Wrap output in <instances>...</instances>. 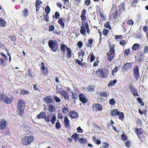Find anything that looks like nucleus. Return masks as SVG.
Instances as JSON below:
<instances>
[{"label":"nucleus","mask_w":148,"mask_h":148,"mask_svg":"<svg viewBox=\"0 0 148 148\" xmlns=\"http://www.w3.org/2000/svg\"><path fill=\"white\" fill-rule=\"evenodd\" d=\"M8 38L14 42H15L16 40V37L14 35L9 36H8Z\"/></svg>","instance_id":"a19ab883"},{"label":"nucleus","mask_w":148,"mask_h":148,"mask_svg":"<svg viewBox=\"0 0 148 148\" xmlns=\"http://www.w3.org/2000/svg\"><path fill=\"white\" fill-rule=\"evenodd\" d=\"M56 119V117L55 115H53L52 114H49L47 116L45 115L44 120L47 123L51 122L52 124H54L55 122Z\"/></svg>","instance_id":"20e7f679"},{"label":"nucleus","mask_w":148,"mask_h":148,"mask_svg":"<svg viewBox=\"0 0 148 148\" xmlns=\"http://www.w3.org/2000/svg\"><path fill=\"white\" fill-rule=\"evenodd\" d=\"M130 53V51L129 49H125L124 52V54L125 55L128 56Z\"/></svg>","instance_id":"8fccbe9b"},{"label":"nucleus","mask_w":148,"mask_h":148,"mask_svg":"<svg viewBox=\"0 0 148 148\" xmlns=\"http://www.w3.org/2000/svg\"><path fill=\"white\" fill-rule=\"evenodd\" d=\"M62 111L63 113L66 114L69 112V109L67 107L64 106L63 107Z\"/></svg>","instance_id":"72a5a7b5"},{"label":"nucleus","mask_w":148,"mask_h":148,"mask_svg":"<svg viewBox=\"0 0 148 148\" xmlns=\"http://www.w3.org/2000/svg\"><path fill=\"white\" fill-rule=\"evenodd\" d=\"M57 117L58 119H62L63 117L62 114L60 112L58 113Z\"/></svg>","instance_id":"338daca9"},{"label":"nucleus","mask_w":148,"mask_h":148,"mask_svg":"<svg viewBox=\"0 0 148 148\" xmlns=\"http://www.w3.org/2000/svg\"><path fill=\"white\" fill-rule=\"evenodd\" d=\"M29 93V92L27 90H25L24 89L21 90L20 92V94L22 95H25L28 94Z\"/></svg>","instance_id":"79ce46f5"},{"label":"nucleus","mask_w":148,"mask_h":148,"mask_svg":"<svg viewBox=\"0 0 148 148\" xmlns=\"http://www.w3.org/2000/svg\"><path fill=\"white\" fill-rule=\"evenodd\" d=\"M86 10L83 9L81 12L80 17L82 21H86Z\"/></svg>","instance_id":"aec40b11"},{"label":"nucleus","mask_w":148,"mask_h":148,"mask_svg":"<svg viewBox=\"0 0 148 148\" xmlns=\"http://www.w3.org/2000/svg\"><path fill=\"white\" fill-rule=\"evenodd\" d=\"M49 110L50 113H51L54 112L55 111L56 109L55 108L54 106L52 105H49L48 106Z\"/></svg>","instance_id":"c85d7f7f"},{"label":"nucleus","mask_w":148,"mask_h":148,"mask_svg":"<svg viewBox=\"0 0 148 148\" xmlns=\"http://www.w3.org/2000/svg\"><path fill=\"white\" fill-rule=\"evenodd\" d=\"M42 3V2L39 0H36L35 2L36 7V11L37 12L39 10V9L40 7V4Z\"/></svg>","instance_id":"6ab92c4d"},{"label":"nucleus","mask_w":148,"mask_h":148,"mask_svg":"<svg viewBox=\"0 0 148 148\" xmlns=\"http://www.w3.org/2000/svg\"><path fill=\"white\" fill-rule=\"evenodd\" d=\"M99 94L101 95V96L105 97H106L107 96V93L104 92H101L99 93Z\"/></svg>","instance_id":"052dcab7"},{"label":"nucleus","mask_w":148,"mask_h":148,"mask_svg":"<svg viewBox=\"0 0 148 148\" xmlns=\"http://www.w3.org/2000/svg\"><path fill=\"white\" fill-rule=\"evenodd\" d=\"M117 115L119 116V118L120 120H122L124 118V114L123 112L119 111Z\"/></svg>","instance_id":"58836bf2"},{"label":"nucleus","mask_w":148,"mask_h":148,"mask_svg":"<svg viewBox=\"0 0 148 148\" xmlns=\"http://www.w3.org/2000/svg\"><path fill=\"white\" fill-rule=\"evenodd\" d=\"M111 12H112V16L113 18L115 20L117 18L118 14L117 10L116 9L115 11L112 10H111Z\"/></svg>","instance_id":"4be33fe9"},{"label":"nucleus","mask_w":148,"mask_h":148,"mask_svg":"<svg viewBox=\"0 0 148 148\" xmlns=\"http://www.w3.org/2000/svg\"><path fill=\"white\" fill-rule=\"evenodd\" d=\"M25 101L23 99L18 101L16 108L17 112L20 116H23L25 113Z\"/></svg>","instance_id":"f257e3e1"},{"label":"nucleus","mask_w":148,"mask_h":148,"mask_svg":"<svg viewBox=\"0 0 148 148\" xmlns=\"http://www.w3.org/2000/svg\"><path fill=\"white\" fill-rule=\"evenodd\" d=\"M53 98L56 102L59 103L61 101V99L56 96H54Z\"/></svg>","instance_id":"4d7b16f0"},{"label":"nucleus","mask_w":148,"mask_h":148,"mask_svg":"<svg viewBox=\"0 0 148 148\" xmlns=\"http://www.w3.org/2000/svg\"><path fill=\"white\" fill-rule=\"evenodd\" d=\"M86 27L85 26V25H83V26H81L80 30L81 33L82 35H85L86 34Z\"/></svg>","instance_id":"a878e982"},{"label":"nucleus","mask_w":148,"mask_h":148,"mask_svg":"<svg viewBox=\"0 0 148 148\" xmlns=\"http://www.w3.org/2000/svg\"><path fill=\"white\" fill-rule=\"evenodd\" d=\"M59 93L62 95L63 96L66 100H69V94L65 90H61Z\"/></svg>","instance_id":"9d476101"},{"label":"nucleus","mask_w":148,"mask_h":148,"mask_svg":"<svg viewBox=\"0 0 148 148\" xmlns=\"http://www.w3.org/2000/svg\"><path fill=\"white\" fill-rule=\"evenodd\" d=\"M45 101L47 102V103H50L52 102L53 101L51 97L49 96H46L45 98Z\"/></svg>","instance_id":"cd10ccee"},{"label":"nucleus","mask_w":148,"mask_h":148,"mask_svg":"<svg viewBox=\"0 0 148 148\" xmlns=\"http://www.w3.org/2000/svg\"><path fill=\"white\" fill-rule=\"evenodd\" d=\"M45 115L46 114L43 111H42L37 115L36 118L37 119H40L42 118L44 119Z\"/></svg>","instance_id":"393cba45"},{"label":"nucleus","mask_w":148,"mask_h":148,"mask_svg":"<svg viewBox=\"0 0 148 148\" xmlns=\"http://www.w3.org/2000/svg\"><path fill=\"white\" fill-rule=\"evenodd\" d=\"M118 66H116L114 68L112 71V74L113 76H114V73H116L118 71Z\"/></svg>","instance_id":"3c124183"},{"label":"nucleus","mask_w":148,"mask_h":148,"mask_svg":"<svg viewBox=\"0 0 148 148\" xmlns=\"http://www.w3.org/2000/svg\"><path fill=\"white\" fill-rule=\"evenodd\" d=\"M108 53H115V49L114 46H111L110 47V51Z\"/></svg>","instance_id":"6e6d98bb"},{"label":"nucleus","mask_w":148,"mask_h":148,"mask_svg":"<svg viewBox=\"0 0 148 148\" xmlns=\"http://www.w3.org/2000/svg\"><path fill=\"white\" fill-rule=\"evenodd\" d=\"M85 52L83 49H82L80 50V51L78 53V55L79 58H80L81 57L83 58L84 56Z\"/></svg>","instance_id":"7c9ffc66"},{"label":"nucleus","mask_w":148,"mask_h":148,"mask_svg":"<svg viewBox=\"0 0 148 148\" xmlns=\"http://www.w3.org/2000/svg\"><path fill=\"white\" fill-rule=\"evenodd\" d=\"M125 4L124 3H122L119 5V7L120 8L119 9V11L121 13V12L125 11Z\"/></svg>","instance_id":"b1692460"},{"label":"nucleus","mask_w":148,"mask_h":148,"mask_svg":"<svg viewBox=\"0 0 148 148\" xmlns=\"http://www.w3.org/2000/svg\"><path fill=\"white\" fill-rule=\"evenodd\" d=\"M66 20L69 21V18H66V19H65L61 17L58 19V23L60 25L62 28H64L65 24L64 23Z\"/></svg>","instance_id":"1a4fd4ad"},{"label":"nucleus","mask_w":148,"mask_h":148,"mask_svg":"<svg viewBox=\"0 0 148 148\" xmlns=\"http://www.w3.org/2000/svg\"><path fill=\"white\" fill-rule=\"evenodd\" d=\"M78 135L77 133H75L71 136V137L72 138L74 139L75 142H77L79 138Z\"/></svg>","instance_id":"e433bc0d"},{"label":"nucleus","mask_w":148,"mask_h":148,"mask_svg":"<svg viewBox=\"0 0 148 148\" xmlns=\"http://www.w3.org/2000/svg\"><path fill=\"white\" fill-rule=\"evenodd\" d=\"M61 127V124L59 122V121L58 120L56 124V128L57 129H58Z\"/></svg>","instance_id":"49530a36"},{"label":"nucleus","mask_w":148,"mask_h":148,"mask_svg":"<svg viewBox=\"0 0 148 148\" xmlns=\"http://www.w3.org/2000/svg\"><path fill=\"white\" fill-rule=\"evenodd\" d=\"M34 140V137L32 136H24L21 140L22 144L25 145H27L32 143Z\"/></svg>","instance_id":"7ed1b4c3"},{"label":"nucleus","mask_w":148,"mask_h":148,"mask_svg":"<svg viewBox=\"0 0 148 148\" xmlns=\"http://www.w3.org/2000/svg\"><path fill=\"white\" fill-rule=\"evenodd\" d=\"M79 142H81L82 143L86 144L87 142V140L86 138H81L79 139Z\"/></svg>","instance_id":"37998d69"},{"label":"nucleus","mask_w":148,"mask_h":148,"mask_svg":"<svg viewBox=\"0 0 148 148\" xmlns=\"http://www.w3.org/2000/svg\"><path fill=\"white\" fill-rule=\"evenodd\" d=\"M82 25H85V26L86 27V29L87 30V33L88 34H89L90 33V30L89 28V26L88 23L84 22L82 23Z\"/></svg>","instance_id":"473e14b6"},{"label":"nucleus","mask_w":148,"mask_h":148,"mask_svg":"<svg viewBox=\"0 0 148 148\" xmlns=\"http://www.w3.org/2000/svg\"><path fill=\"white\" fill-rule=\"evenodd\" d=\"M135 58L136 59V60L138 62H141L143 60V56L142 55L141 53H139L135 56Z\"/></svg>","instance_id":"4468645a"},{"label":"nucleus","mask_w":148,"mask_h":148,"mask_svg":"<svg viewBox=\"0 0 148 148\" xmlns=\"http://www.w3.org/2000/svg\"><path fill=\"white\" fill-rule=\"evenodd\" d=\"M0 100L2 101L6 104H11L12 101L11 99L3 95H1Z\"/></svg>","instance_id":"0eeeda50"},{"label":"nucleus","mask_w":148,"mask_h":148,"mask_svg":"<svg viewBox=\"0 0 148 148\" xmlns=\"http://www.w3.org/2000/svg\"><path fill=\"white\" fill-rule=\"evenodd\" d=\"M134 75L135 79L138 80L140 77V75L139 73V68L138 66H135L133 69Z\"/></svg>","instance_id":"423d86ee"},{"label":"nucleus","mask_w":148,"mask_h":148,"mask_svg":"<svg viewBox=\"0 0 148 148\" xmlns=\"http://www.w3.org/2000/svg\"><path fill=\"white\" fill-rule=\"evenodd\" d=\"M144 132V130L143 129L140 127L139 128H136L135 130V132L139 138V135L142 134Z\"/></svg>","instance_id":"2eb2a0df"},{"label":"nucleus","mask_w":148,"mask_h":148,"mask_svg":"<svg viewBox=\"0 0 148 148\" xmlns=\"http://www.w3.org/2000/svg\"><path fill=\"white\" fill-rule=\"evenodd\" d=\"M126 43L127 42L124 40H122L119 42L120 44L122 46L126 44Z\"/></svg>","instance_id":"680f3d73"},{"label":"nucleus","mask_w":148,"mask_h":148,"mask_svg":"<svg viewBox=\"0 0 148 148\" xmlns=\"http://www.w3.org/2000/svg\"><path fill=\"white\" fill-rule=\"evenodd\" d=\"M77 45L78 47L80 49L82 46L83 42L81 41H79L77 42Z\"/></svg>","instance_id":"774afa93"},{"label":"nucleus","mask_w":148,"mask_h":148,"mask_svg":"<svg viewBox=\"0 0 148 148\" xmlns=\"http://www.w3.org/2000/svg\"><path fill=\"white\" fill-rule=\"evenodd\" d=\"M42 70V73L45 75H47L48 72L47 69V68H45V69Z\"/></svg>","instance_id":"69168bd1"},{"label":"nucleus","mask_w":148,"mask_h":148,"mask_svg":"<svg viewBox=\"0 0 148 148\" xmlns=\"http://www.w3.org/2000/svg\"><path fill=\"white\" fill-rule=\"evenodd\" d=\"M132 65L131 63H127L123 65L122 68L124 70H127L131 67Z\"/></svg>","instance_id":"5701e85b"},{"label":"nucleus","mask_w":148,"mask_h":148,"mask_svg":"<svg viewBox=\"0 0 148 148\" xmlns=\"http://www.w3.org/2000/svg\"><path fill=\"white\" fill-rule=\"evenodd\" d=\"M134 23V22L132 19L128 20L127 22V24L129 25H133Z\"/></svg>","instance_id":"0e129e2a"},{"label":"nucleus","mask_w":148,"mask_h":148,"mask_svg":"<svg viewBox=\"0 0 148 148\" xmlns=\"http://www.w3.org/2000/svg\"><path fill=\"white\" fill-rule=\"evenodd\" d=\"M67 53L66 56L68 58H70L72 57L71 53L72 52L71 49L69 47H67L66 49Z\"/></svg>","instance_id":"412c9836"},{"label":"nucleus","mask_w":148,"mask_h":148,"mask_svg":"<svg viewBox=\"0 0 148 148\" xmlns=\"http://www.w3.org/2000/svg\"><path fill=\"white\" fill-rule=\"evenodd\" d=\"M0 63L2 64L3 66L4 65L6 64V63L5 62V60L4 58H1L0 59Z\"/></svg>","instance_id":"09e8293b"},{"label":"nucleus","mask_w":148,"mask_h":148,"mask_svg":"<svg viewBox=\"0 0 148 148\" xmlns=\"http://www.w3.org/2000/svg\"><path fill=\"white\" fill-rule=\"evenodd\" d=\"M109 32V30L107 29H104L102 32L103 35L106 36Z\"/></svg>","instance_id":"603ef678"},{"label":"nucleus","mask_w":148,"mask_h":148,"mask_svg":"<svg viewBox=\"0 0 148 148\" xmlns=\"http://www.w3.org/2000/svg\"><path fill=\"white\" fill-rule=\"evenodd\" d=\"M45 10L46 14H49L50 11V9L49 6H47L46 7Z\"/></svg>","instance_id":"de8ad7c7"},{"label":"nucleus","mask_w":148,"mask_h":148,"mask_svg":"<svg viewBox=\"0 0 148 148\" xmlns=\"http://www.w3.org/2000/svg\"><path fill=\"white\" fill-rule=\"evenodd\" d=\"M104 26L110 29H111V27L109 22L107 21L104 24Z\"/></svg>","instance_id":"5fc2aeb1"},{"label":"nucleus","mask_w":148,"mask_h":148,"mask_svg":"<svg viewBox=\"0 0 148 148\" xmlns=\"http://www.w3.org/2000/svg\"><path fill=\"white\" fill-rule=\"evenodd\" d=\"M109 74V71L106 69H99L95 72V75L98 77L105 78L107 77Z\"/></svg>","instance_id":"f03ea898"},{"label":"nucleus","mask_w":148,"mask_h":148,"mask_svg":"<svg viewBox=\"0 0 148 148\" xmlns=\"http://www.w3.org/2000/svg\"><path fill=\"white\" fill-rule=\"evenodd\" d=\"M95 107L97 109V111H101L102 110V105L98 103H96L94 104H93L92 106V108L94 109L95 108Z\"/></svg>","instance_id":"dca6fc26"},{"label":"nucleus","mask_w":148,"mask_h":148,"mask_svg":"<svg viewBox=\"0 0 148 148\" xmlns=\"http://www.w3.org/2000/svg\"><path fill=\"white\" fill-rule=\"evenodd\" d=\"M72 95V98L73 99L75 100L78 98V95L75 92L72 91L71 92Z\"/></svg>","instance_id":"c756f323"},{"label":"nucleus","mask_w":148,"mask_h":148,"mask_svg":"<svg viewBox=\"0 0 148 148\" xmlns=\"http://www.w3.org/2000/svg\"><path fill=\"white\" fill-rule=\"evenodd\" d=\"M79 100L83 103H85L88 101L87 99L86 98V96L83 93H80L79 95Z\"/></svg>","instance_id":"9b49d317"},{"label":"nucleus","mask_w":148,"mask_h":148,"mask_svg":"<svg viewBox=\"0 0 148 148\" xmlns=\"http://www.w3.org/2000/svg\"><path fill=\"white\" fill-rule=\"evenodd\" d=\"M130 89L131 90V92L133 95L135 97L136 96H138L139 95L137 89L134 87L133 84H130L129 85Z\"/></svg>","instance_id":"6e6552de"},{"label":"nucleus","mask_w":148,"mask_h":148,"mask_svg":"<svg viewBox=\"0 0 148 148\" xmlns=\"http://www.w3.org/2000/svg\"><path fill=\"white\" fill-rule=\"evenodd\" d=\"M110 104L112 105H114L115 103V101L113 98H112L109 100Z\"/></svg>","instance_id":"864d4df0"},{"label":"nucleus","mask_w":148,"mask_h":148,"mask_svg":"<svg viewBox=\"0 0 148 148\" xmlns=\"http://www.w3.org/2000/svg\"><path fill=\"white\" fill-rule=\"evenodd\" d=\"M117 80L115 79L113 81H110L108 84V86L109 87H111L114 85L117 82Z\"/></svg>","instance_id":"4c0bfd02"},{"label":"nucleus","mask_w":148,"mask_h":148,"mask_svg":"<svg viewBox=\"0 0 148 148\" xmlns=\"http://www.w3.org/2000/svg\"><path fill=\"white\" fill-rule=\"evenodd\" d=\"M28 14L27 10V8L25 9L23 11V14L26 17Z\"/></svg>","instance_id":"13d9d810"},{"label":"nucleus","mask_w":148,"mask_h":148,"mask_svg":"<svg viewBox=\"0 0 148 148\" xmlns=\"http://www.w3.org/2000/svg\"><path fill=\"white\" fill-rule=\"evenodd\" d=\"M69 114L71 119H75L77 117L78 114L75 110H73L70 112Z\"/></svg>","instance_id":"ddd939ff"},{"label":"nucleus","mask_w":148,"mask_h":148,"mask_svg":"<svg viewBox=\"0 0 148 148\" xmlns=\"http://www.w3.org/2000/svg\"><path fill=\"white\" fill-rule=\"evenodd\" d=\"M119 111L117 110L113 109L110 113L111 115L113 116L117 115L119 113Z\"/></svg>","instance_id":"f704fd0d"},{"label":"nucleus","mask_w":148,"mask_h":148,"mask_svg":"<svg viewBox=\"0 0 148 148\" xmlns=\"http://www.w3.org/2000/svg\"><path fill=\"white\" fill-rule=\"evenodd\" d=\"M10 134V131L8 129L5 130L3 133L4 136H9Z\"/></svg>","instance_id":"ea45409f"},{"label":"nucleus","mask_w":148,"mask_h":148,"mask_svg":"<svg viewBox=\"0 0 148 148\" xmlns=\"http://www.w3.org/2000/svg\"><path fill=\"white\" fill-rule=\"evenodd\" d=\"M43 16L44 17L43 19L46 22L49 21V16L48 14H43Z\"/></svg>","instance_id":"a18cd8bd"},{"label":"nucleus","mask_w":148,"mask_h":148,"mask_svg":"<svg viewBox=\"0 0 148 148\" xmlns=\"http://www.w3.org/2000/svg\"><path fill=\"white\" fill-rule=\"evenodd\" d=\"M6 22L3 18H0V26L4 27L5 25Z\"/></svg>","instance_id":"c9c22d12"},{"label":"nucleus","mask_w":148,"mask_h":148,"mask_svg":"<svg viewBox=\"0 0 148 148\" xmlns=\"http://www.w3.org/2000/svg\"><path fill=\"white\" fill-rule=\"evenodd\" d=\"M95 86L93 85H89L87 88V89L89 92H93L95 90Z\"/></svg>","instance_id":"bb28decb"},{"label":"nucleus","mask_w":148,"mask_h":148,"mask_svg":"<svg viewBox=\"0 0 148 148\" xmlns=\"http://www.w3.org/2000/svg\"><path fill=\"white\" fill-rule=\"evenodd\" d=\"M0 54L1 56H3L4 57L5 60L6 61H7L8 60V57L5 55L3 53H0Z\"/></svg>","instance_id":"e2e57ef3"},{"label":"nucleus","mask_w":148,"mask_h":148,"mask_svg":"<svg viewBox=\"0 0 148 148\" xmlns=\"http://www.w3.org/2000/svg\"><path fill=\"white\" fill-rule=\"evenodd\" d=\"M107 59L109 61H111L114 60L115 56V53H108L107 54Z\"/></svg>","instance_id":"a211bd4d"},{"label":"nucleus","mask_w":148,"mask_h":148,"mask_svg":"<svg viewBox=\"0 0 148 148\" xmlns=\"http://www.w3.org/2000/svg\"><path fill=\"white\" fill-rule=\"evenodd\" d=\"M63 123L65 127L68 128L70 126V121L66 116H65Z\"/></svg>","instance_id":"f3484780"},{"label":"nucleus","mask_w":148,"mask_h":148,"mask_svg":"<svg viewBox=\"0 0 148 148\" xmlns=\"http://www.w3.org/2000/svg\"><path fill=\"white\" fill-rule=\"evenodd\" d=\"M140 47L139 44L138 43L134 44L132 47V49L133 50L136 51Z\"/></svg>","instance_id":"2f4dec72"},{"label":"nucleus","mask_w":148,"mask_h":148,"mask_svg":"<svg viewBox=\"0 0 148 148\" xmlns=\"http://www.w3.org/2000/svg\"><path fill=\"white\" fill-rule=\"evenodd\" d=\"M90 56V61L91 62H92L95 60V56L94 55L93 53H91L89 54V55L88 56V57H89V56Z\"/></svg>","instance_id":"c03bdc74"},{"label":"nucleus","mask_w":148,"mask_h":148,"mask_svg":"<svg viewBox=\"0 0 148 148\" xmlns=\"http://www.w3.org/2000/svg\"><path fill=\"white\" fill-rule=\"evenodd\" d=\"M48 44L49 47L53 51L56 52L57 50V48L55 47L56 41L55 40H50L48 41Z\"/></svg>","instance_id":"39448f33"},{"label":"nucleus","mask_w":148,"mask_h":148,"mask_svg":"<svg viewBox=\"0 0 148 148\" xmlns=\"http://www.w3.org/2000/svg\"><path fill=\"white\" fill-rule=\"evenodd\" d=\"M121 138L123 140H125L127 139V136L125 134H123L121 136Z\"/></svg>","instance_id":"bf43d9fd"},{"label":"nucleus","mask_w":148,"mask_h":148,"mask_svg":"<svg viewBox=\"0 0 148 148\" xmlns=\"http://www.w3.org/2000/svg\"><path fill=\"white\" fill-rule=\"evenodd\" d=\"M7 125L6 121L3 119L0 121V129L1 130L4 129Z\"/></svg>","instance_id":"f8f14e48"}]
</instances>
